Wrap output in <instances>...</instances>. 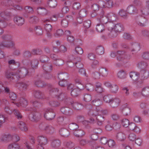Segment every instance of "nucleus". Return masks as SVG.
<instances>
[{
  "instance_id": "nucleus-1",
  "label": "nucleus",
  "mask_w": 149,
  "mask_h": 149,
  "mask_svg": "<svg viewBox=\"0 0 149 149\" xmlns=\"http://www.w3.org/2000/svg\"><path fill=\"white\" fill-rule=\"evenodd\" d=\"M37 93L35 91L33 93L31 101L32 104V112L29 115V118L31 121H36L37 118Z\"/></svg>"
},
{
  "instance_id": "nucleus-2",
  "label": "nucleus",
  "mask_w": 149,
  "mask_h": 149,
  "mask_svg": "<svg viewBox=\"0 0 149 149\" xmlns=\"http://www.w3.org/2000/svg\"><path fill=\"white\" fill-rule=\"evenodd\" d=\"M28 73L27 70L25 68H22L16 72V74L13 72H7L5 74V76L8 79L13 78V76L16 75L18 78H23L25 77Z\"/></svg>"
},
{
  "instance_id": "nucleus-3",
  "label": "nucleus",
  "mask_w": 149,
  "mask_h": 149,
  "mask_svg": "<svg viewBox=\"0 0 149 149\" xmlns=\"http://www.w3.org/2000/svg\"><path fill=\"white\" fill-rule=\"evenodd\" d=\"M39 115L40 119L42 116L44 114V117L47 120H50L54 119L55 116V114L52 109H47L46 111V112L44 114V112L42 113H40L39 112L38 113V115Z\"/></svg>"
},
{
  "instance_id": "nucleus-4",
  "label": "nucleus",
  "mask_w": 149,
  "mask_h": 149,
  "mask_svg": "<svg viewBox=\"0 0 149 149\" xmlns=\"http://www.w3.org/2000/svg\"><path fill=\"white\" fill-rule=\"evenodd\" d=\"M94 112L93 110H91L89 111L88 114L90 116L96 117L97 125L99 126H101L105 119V117L101 115V114H97V113H94Z\"/></svg>"
},
{
  "instance_id": "nucleus-5",
  "label": "nucleus",
  "mask_w": 149,
  "mask_h": 149,
  "mask_svg": "<svg viewBox=\"0 0 149 149\" xmlns=\"http://www.w3.org/2000/svg\"><path fill=\"white\" fill-rule=\"evenodd\" d=\"M5 91V93H8L10 99L12 100H15L17 98L16 95L13 92H10L9 88L7 87H4L3 84H0V93Z\"/></svg>"
},
{
  "instance_id": "nucleus-6",
  "label": "nucleus",
  "mask_w": 149,
  "mask_h": 149,
  "mask_svg": "<svg viewBox=\"0 0 149 149\" xmlns=\"http://www.w3.org/2000/svg\"><path fill=\"white\" fill-rule=\"evenodd\" d=\"M135 21L137 24L141 26H145L147 22L146 19L145 17L141 15L136 16L135 18Z\"/></svg>"
},
{
  "instance_id": "nucleus-7",
  "label": "nucleus",
  "mask_w": 149,
  "mask_h": 149,
  "mask_svg": "<svg viewBox=\"0 0 149 149\" xmlns=\"http://www.w3.org/2000/svg\"><path fill=\"white\" fill-rule=\"evenodd\" d=\"M127 56L124 51H118L116 53L117 60L120 63H123L124 61L127 59Z\"/></svg>"
},
{
  "instance_id": "nucleus-8",
  "label": "nucleus",
  "mask_w": 149,
  "mask_h": 149,
  "mask_svg": "<svg viewBox=\"0 0 149 149\" xmlns=\"http://www.w3.org/2000/svg\"><path fill=\"white\" fill-rule=\"evenodd\" d=\"M118 35L117 33L113 29L111 30L105 31L104 34L102 36L103 38H112L116 37Z\"/></svg>"
},
{
  "instance_id": "nucleus-9",
  "label": "nucleus",
  "mask_w": 149,
  "mask_h": 149,
  "mask_svg": "<svg viewBox=\"0 0 149 149\" xmlns=\"http://www.w3.org/2000/svg\"><path fill=\"white\" fill-rule=\"evenodd\" d=\"M12 103L15 104L18 107H26L28 104L27 100L25 99L22 98H20L19 100L17 102L15 101L12 102Z\"/></svg>"
},
{
  "instance_id": "nucleus-10",
  "label": "nucleus",
  "mask_w": 149,
  "mask_h": 149,
  "mask_svg": "<svg viewBox=\"0 0 149 149\" xmlns=\"http://www.w3.org/2000/svg\"><path fill=\"white\" fill-rule=\"evenodd\" d=\"M68 101L66 104L68 105H71L73 108L76 110H80L81 107V104L78 102H74L72 101V99L70 98H67L65 100V102Z\"/></svg>"
},
{
  "instance_id": "nucleus-11",
  "label": "nucleus",
  "mask_w": 149,
  "mask_h": 149,
  "mask_svg": "<svg viewBox=\"0 0 149 149\" xmlns=\"http://www.w3.org/2000/svg\"><path fill=\"white\" fill-rule=\"evenodd\" d=\"M68 75L66 73L62 72L58 74V78L60 80L58 81V84H64V83H67L68 82L65 79L67 78Z\"/></svg>"
},
{
  "instance_id": "nucleus-12",
  "label": "nucleus",
  "mask_w": 149,
  "mask_h": 149,
  "mask_svg": "<svg viewBox=\"0 0 149 149\" xmlns=\"http://www.w3.org/2000/svg\"><path fill=\"white\" fill-rule=\"evenodd\" d=\"M2 39L4 41L2 43V45L5 47H9L12 43L11 38L10 36L8 35H5L2 37Z\"/></svg>"
},
{
  "instance_id": "nucleus-13",
  "label": "nucleus",
  "mask_w": 149,
  "mask_h": 149,
  "mask_svg": "<svg viewBox=\"0 0 149 149\" xmlns=\"http://www.w3.org/2000/svg\"><path fill=\"white\" fill-rule=\"evenodd\" d=\"M60 110L61 113L68 116H71L73 113L72 110L67 107H64L61 108Z\"/></svg>"
},
{
  "instance_id": "nucleus-14",
  "label": "nucleus",
  "mask_w": 149,
  "mask_h": 149,
  "mask_svg": "<svg viewBox=\"0 0 149 149\" xmlns=\"http://www.w3.org/2000/svg\"><path fill=\"white\" fill-rule=\"evenodd\" d=\"M13 21L18 26H22L24 23V19L19 16H15L14 17Z\"/></svg>"
},
{
  "instance_id": "nucleus-15",
  "label": "nucleus",
  "mask_w": 149,
  "mask_h": 149,
  "mask_svg": "<svg viewBox=\"0 0 149 149\" xmlns=\"http://www.w3.org/2000/svg\"><path fill=\"white\" fill-rule=\"evenodd\" d=\"M131 52H135L137 53L140 49L139 44L137 43H133L128 48Z\"/></svg>"
},
{
  "instance_id": "nucleus-16",
  "label": "nucleus",
  "mask_w": 149,
  "mask_h": 149,
  "mask_svg": "<svg viewBox=\"0 0 149 149\" xmlns=\"http://www.w3.org/2000/svg\"><path fill=\"white\" fill-rule=\"evenodd\" d=\"M104 11L102 10L101 12L99 13V15L100 16L99 20L102 24H107L109 19L108 17H107V15L106 16H104Z\"/></svg>"
},
{
  "instance_id": "nucleus-17",
  "label": "nucleus",
  "mask_w": 149,
  "mask_h": 149,
  "mask_svg": "<svg viewBox=\"0 0 149 149\" xmlns=\"http://www.w3.org/2000/svg\"><path fill=\"white\" fill-rule=\"evenodd\" d=\"M121 110L122 113L124 116H127L130 112V109L125 105L121 107Z\"/></svg>"
},
{
  "instance_id": "nucleus-18",
  "label": "nucleus",
  "mask_w": 149,
  "mask_h": 149,
  "mask_svg": "<svg viewBox=\"0 0 149 149\" xmlns=\"http://www.w3.org/2000/svg\"><path fill=\"white\" fill-rule=\"evenodd\" d=\"M111 92L113 93H116L118 91V86L117 84H107Z\"/></svg>"
},
{
  "instance_id": "nucleus-19",
  "label": "nucleus",
  "mask_w": 149,
  "mask_h": 149,
  "mask_svg": "<svg viewBox=\"0 0 149 149\" xmlns=\"http://www.w3.org/2000/svg\"><path fill=\"white\" fill-rule=\"evenodd\" d=\"M47 3L48 7L53 8H55L57 5V2L56 0H48Z\"/></svg>"
},
{
  "instance_id": "nucleus-20",
  "label": "nucleus",
  "mask_w": 149,
  "mask_h": 149,
  "mask_svg": "<svg viewBox=\"0 0 149 149\" xmlns=\"http://www.w3.org/2000/svg\"><path fill=\"white\" fill-rule=\"evenodd\" d=\"M12 136L9 134L7 133L2 136L1 140L3 142L8 141L12 139Z\"/></svg>"
},
{
  "instance_id": "nucleus-21",
  "label": "nucleus",
  "mask_w": 149,
  "mask_h": 149,
  "mask_svg": "<svg viewBox=\"0 0 149 149\" xmlns=\"http://www.w3.org/2000/svg\"><path fill=\"white\" fill-rule=\"evenodd\" d=\"M45 145L47 143V139L46 138L42 136H38V143Z\"/></svg>"
},
{
  "instance_id": "nucleus-22",
  "label": "nucleus",
  "mask_w": 149,
  "mask_h": 149,
  "mask_svg": "<svg viewBox=\"0 0 149 149\" xmlns=\"http://www.w3.org/2000/svg\"><path fill=\"white\" fill-rule=\"evenodd\" d=\"M120 102V100L118 98H116L113 99L112 98L111 102L110 104L113 108L118 107Z\"/></svg>"
},
{
  "instance_id": "nucleus-23",
  "label": "nucleus",
  "mask_w": 149,
  "mask_h": 149,
  "mask_svg": "<svg viewBox=\"0 0 149 149\" xmlns=\"http://www.w3.org/2000/svg\"><path fill=\"white\" fill-rule=\"evenodd\" d=\"M74 135L77 137H81L85 134V132L81 129H79L75 130L73 132Z\"/></svg>"
},
{
  "instance_id": "nucleus-24",
  "label": "nucleus",
  "mask_w": 149,
  "mask_h": 149,
  "mask_svg": "<svg viewBox=\"0 0 149 149\" xmlns=\"http://www.w3.org/2000/svg\"><path fill=\"white\" fill-rule=\"evenodd\" d=\"M18 126L19 128L23 131L26 132L28 130V128L26 124L23 122H19Z\"/></svg>"
},
{
  "instance_id": "nucleus-25",
  "label": "nucleus",
  "mask_w": 149,
  "mask_h": 149,
  "mask_svg": "<svg viewBox=\"0 0 149 149\" xmlns=\"http://www.w3.org/2000/svg\"><path fill=\"white\" fill-rule=\"evenodd\" d=\"M127 11L128 13L132 14L137 13V10L134 6L131 5L128 7Z\"/></svg>"
},
{
  "instance_id": "nucleus-26",
  "label": "nucleus",
  "mask_w": 149,
  "mask_h": 149,
  "mask_svg": "<svg viewBox=\"0 0 149 149\" xmlns=\"http://www.w3.org/2000/svg\"><path fill=\"white\" fill-rule=\"evenodd\" d=\"M107 17L109 20L111 22H115L117 19L116 15L113 13H108L107 15Z\"/></svg>"
},
{
  "instance_id": "nucleus-27",
  "label": "nucleus",
  "mask_w": 149,
  "mask_h": 149,
  "mask_svg": "<svg viewBox=\"0 0 149 149\" xmlns=\"http://www.w3.org/2000/svg\"><path fill=\"white\" fill-rule=\"evenodd\" d=\"M44 70L48 73L52 70V65L50 63H47L45 64L42 66Z\"/></svg>"
},
{
  "instance_id": "nucleus-28",
  "label": "nucleus",
  "mask_w": 149,
  "mask_h": 149,
  "mask_svg": "<svg viewBox=\"0 0 149 149\" xmlns=\"http://www.w3.org/2000/svg\"><path fill=\"white\" fill-rule=\"evenodd\" d=\"M61 142L59 139H54L52 140L51 146L52 147L57 148L60 146Z\"/></svg>"
},
{
  "instance_id": "nucleus-29",
  "label": "nucleus",
  "mask_w": 149,
  "mask_h": 149,
  "mask_svg": "<svg viewBox=\"0 0 149 149\" xmlns=\"http://www.w3.org/2000/svg\"><path fill=\"white\" fill-rule=\"evenodd\" d=\"M130 76L134 81H136L139 79V74L137 72H131L130 73Z\"/></svg>"
},
{
  "instance_id": "nucleus-30",
  "label": "nucleus",
  "mask_w": 149,
  "mask_h": 149,
  "mask_svg": "<svg viewBox=\"0 0 149 149\" xmlns=\"http://www.w3.org/2000/svg\"><path fill=\"white\" fill-rule=\"evenodd\" d=\"M114 30L117 33L120 32L123 30V26L120 23L115 24Z\"/></svg>"
},
{
  "instance_id": "nucleus-31",
  "label": "nucleus",
  "mask_w": 149,
  "mask_h": 149,
  "mask_svg": "<svg viewBox=\"0 0 149 149\" xmlns=\"http://www.w3.org/2000/svg\"><path fill=\"white\" fill-rule=\"evenodd\" d=\"M59 132L60 134L64 137H67L70 135V132L68 130L64 128L61 129Z\"/></svg>"
},
{
  "instance_id": "nucleus-32",
  "label": "nucleus",
  "mask_w": 149,
  "mask_h": 149,
  "mask_svg": "<svg viewBox=\"0 0 149 149\" xmlns=\"http://www.w3.org/2000/svg\"><path fill=\"white\" fill-rule=\"evenodd\" d=\"M117 139L120 141H123L126 138L125 135L122 132L118 133L116 136Z\"/></svg>"
},
{
  "instance_id": "nucleus-33",
  "label": "nucleus",
  "mask_w": 149,
  "mask_h": 149,
  "mask_svg": "<svg viewBox=\"0 0 149 149\" xmlns=\"http://www.w3.org/2000/svg\"><path fill=\"white\" fill-rule=\"evenodd\" d=\"M47 13V11L45 8L43 7H38V14L45 15Z\"/></svg>"
},
{
  "instance_id": "nucleus-34",
  "label": "nucleus",
  "mask_w": 149,
  "mask_h": 149,
  "mask_svg": "<svg viewBox=\"0 0 149 149\" xmlns=\"http://www.w3.org/2000/svg\"><path fill=\"white\" fill-rule=\"evenodd\" d=\"M140 11L142 14L145 15H149V8L146 6V7H142L140 9Z\"/></svg>"
},
{
  "instance_id": "nucleus-35",
  "label": "nucleus",
  "mask_w": 149,
  "mask_h": 149,
  "mask_svg": "<svg viewBox=\"0 0 149 149\" xmlns=\"http://www.w3.org/2000/svg\"><path fill=\"white\" fill-rule=\"evenodd\" d=\"M147 65V64L146 62L141 61L138 63L137 66L141 70H144Z\"/></svg>"
},
{
  "instance_id": "nucleus-36",
  "label": "nucleus",
  "mask_w": 149,
  "mask_h": 149,
  "mask_svg": "<svg viewBox=\"0 0 149 149\" xmlns=\"http://www.w3.org/2000/svg\"><path fill=\"white\" fill-rule=\"evenodd\" d=\"M46 132L50 134H52L54 132V128L51 126H46L45 129Z\"/></svg>"
},
{
  "instance_id": "nucleus-37",
  "label": "nucleus",
  "mask_w": 149,
  "mask_h": 149,
  "mask_svg": "<svg viewBox=\"0 0 149 149\" xmlns=\"http://www.w3.org/2000/svg\"><path fill=\"white\" fill-rule=\"evenodd\" d=\"M99 71L100 74L103 77H106L108 74V70L105 68H101Z\"/></svg>"
},
{
  "instance_id": "nucleus-38",
  "label": "nucleus",
  "mask_w": 149,
  "mask_h": 149,
  "mask_svg": "<svg viewBox=\"0 0 149 149\" xmlns=\"http://www.w3.org/2000/svg\"><path fill=\"white\" fill-rule=\"evenodd\" d=\"M142 94L143 96L148 97L149 96V87L143 88L142 90Z\"/></svg>"
},
{
  "instance_id": "nucleus-39",
  "label": "nucleus",
  "mask_w": 149,
  "mask_h": 149,
  "mask_svg": "<svg viewBox=\"0 0 149 149\" xmlns=\"http://www.w3.org/2000/svg\"><path fill=\"white\" fill-rule=\"evenodd\" d=\"M96 52L97 54L102 55L104 53V48L101 46H99L96 47Z\"/></svg>"
},
{
  "instance_id": "nucleus-40",
  "label": "nucleus",
  "mask_w": 149,
  "mask_h": 149,
  "mask_svg": "<svg viewBox=\"0 0 149 149\" xmlns=\"http://www.w3.org/2000/svg\"><path fill=\"white\" fill-rule=\"evenodd\" d=\"M48 89L49 91L50 94L55 93V94L56 95V93H58V90L57 88H53L51 84H48Z\"/></svg>"
},
{
  "instance_id": "nucleus-41",
  "label": "nucleus",
  "mask_w": 149,
  "mask_h": 149,
  "mask_svg": "<svg viewBox=\"0 0 149 149\" xmlns=\"http://www.w3.org/2000/svg\"><path fill=\"white\" fill-rule=\"evenodd\" d=\"M80 91L79 89L77 88H74L72 91L71 94L72 96L74 97H77L80 94Z\"/></svg>"
},
{
  "instance_id": "nucleus-42",
  "label": "nucleus",
  "mask_w": 149,
  "mask_h": 149,
  "mask_svg": "<svg viewBox=\"0 0 149 149\" xmlns=\"http://www.w3.org/2000/svg\"><path fill=\"white\" fill-rule=\"evenodd\" d=\"M68 127L70 130L73 131L74 132L75 130H77L79 127V126L76 123H72L69 125Z\"/></svg>"
},
{
  "instance_id": "nucleus-43",
  "label": "nucleus",
  "mask_w": 149,
  "mask_h": 149,
  "mask_svg": "<svg viewBox=\"0 0 149 149\" xmlns=\"http://www.w3.org/2000/svg\"><path fill=\"white\" fill-rule=\"evenodd\" d=\"M104 101L106 103H110L113 98L110 95L108 94L104 95L103 97Z\"/></svg>"
},
{
  "instance_id": "nucleus-44",
  "label": "nucleus",
  "mask_w": 149,
  "mask_h": 149,
  "mask_svg": "<svg viewBox=\"0 0 149 149\" xmlns=\"http://www.w3.org/2000/svg\"><path fill=\"white\" fill-rule=\"evenodd\" d=\"M2 3L6 6H13V1L10 0H4L2 2Z\"/></svg>"
},
{
  "instance_id": "nucleus-45",
  "label": "nucleus",
  "mask_w": 149,
  "mask_h": 149,
  "mask_svg": "<svg viewBox=\"0 0 149 149\" xmlns=\"http://www.w3.org/2000/svg\"><path fill=\"white\" fill-rule=\"evenodd\" d=\"M115 24V22L110 21V22H108L107 24V26L108 30H113L114 28V26Z\"/></svg>"
},
{
  "instance_id": "nucleus-46",
  "label": "nucleus",
  "mask_w": 149,
  "mask_h": 149,
  "mask_svg": "<svg viewBox=\"0 0 149 149\" xmlns=\"http://www.w3.org/2000/svg\"><path fill=\"white\" fill-rule=\"evenodd\" d=\"M88 13V11L86 9H82L79 12V15L80 17L83 18L87 16Z\"/></svg>"
},
{
  "instance_id": "nucleus-47",
  "label": "nucleus",
  "mask_w": 149,
  "mask_h": 149,
  "mask_svg": "<svg viewBox=\"0 0 149 149\" xmlns=\"http://www.w3.org/2000/svg\"><path fill=\"white\" fill-rule=\"evenodd\" d=\"M141 73L143 74L141 77L143 79H146L149 76V72L148 71L141 70Z\"/></svg>"
},
{
  "instance_id": "nucleus-48",
  "label": "nucleus",
  "mask_w": 149,
  "mask_h": 149,
  "mask_svg": "<svg viewBox=\"0 0 149 149\" xmlns=\"http://www.w3.org/2000/svg\"><path fill=\"white\" fill-rule=\"evenodd\" d=\"M19 145L16 143L10 144L8 146V149H19Z\"/></svg>"
},
{
  "instance_id": "nucleus-49",
  "label": "nucleus",
  "mask_w": 149,
  "mask_h": 149,
  "mask_svg": "<svg viewBox=\"0 0 149 149\" xmlns=\"http://www.w3.org/2000/svg\"><path fill=\"white\" fill-rule=\"evenodd\" d=\"M126 74L125 72L123 70L120 71L118 73V76L121 79H123L125 77Z\"/></svg>"
},
{
  "instance_id": "nucleus-50",
  "label": "nucleus",
  "mask_w": 149,
  "mask_h": 149,
  "mask_svg": "<svg viewBox=\"0 0 149 149\" xmlns=\"http://www.w3.org/2000/svg\"><path fill=\"white\" fill-rule=\"evenodd\" d=\"M95 86V90L97 93H100L104 91V89L101 85L97 84Z\"/></svg>"
},
{
  "instance_id": "nucleus-51",
  "label": "nucleus",
  "mask_w": 149,
  "mask_h": 149,
  "mask_svg": "<svg viewBox=\"0 0 149 149\" xmlns=\"http://www.w3.org/2000/svg\"><path fill=\"white\" fill-rule=\"evenodd\" d=\"M96 29L98 32H101L104 30V26L102 24H97V25Z\"/></svg>"
},
{
  "instance_id": "nucleus-52",
  "label": "nucleus",
  "mask_w": 149,
  "mask_h": 149,
  "mask_svg": "<svg viewBox=\"0 0 149 149\" xmlns=\"http://www.w3.org/2000/svg\"><path fill=\"white\" fill-rule=\"evenodd\" d=\"M13 112L14 115L18 119H20L22 118V116L18 110L17 109H14L13 110Z\"/></svg>"
},
{
  "instance_id": "nucleus-53",
  "label": "nucleus",
  "mask_w": 149,
  "mask_h": 149,
  "mask_svg": "<svg viewBox=\"0 0 149 149\" xmlns=\"http://www.w3.org/2000/svg\"><path fill=\"white\" fill-rule=\"evenodd\" d=\"M92 103L93 105L96 106H100L102 104V102L99 99H95L93 100Z\"/></svg>"
},
{
  "instance_id": "nucleus-54",
  "label": "nucleus",
  "mask_w": 149,
  "mask_h": 149,
  "mask_svg": "<svg viewBox=\"0 0 149 149\" xmlns=\"http://www.w3.org/2000/svg\"><path fill=\"white\" fill-rule=\"evenodd\" d=\"M61 24L62 27H66L68 25V20L66 19H63L61 20Z\"/></svg>"
},
{
  "instance_id": "nucleus-55",
  "label": "nucleus",
  "mask_w": 149,
  "mask_h": 149,
  "mask_svg": "<svg viewBox=\"0 0 149 149\" xmlns=\"http://www.w3.org/2000/svg\"><path fill=\"white\" fill-rule=\"evenodd\" d=\"M129 124V121L127 119H124L122 120V124L125 127H127Z\"/></svg>"
},
{
  "instance_id": "nucleus-56",
  "label": "nucleus",
  "mask_w": 149,
  "mask_h": 149,
  "mask_svg": "<svg viewBox=\"0 0 149 149\" xmlns=\"http://www.w3.org/2000/svg\"><path fill=\"white\" fill-rule=\"evenodd\" d=\"M108 144L109 146L111 148H114L116 146L115 142L113 140L110 139L108 141Z\"/></svg>"
},
{
  "instance_id": "nucleus-57",
  "label": "nucleus",
  "mask_w": 149,
  "mask_h": 149,
  "mask_svg": "<svg viewBox=\"0 0 149 149\" xmlns=\"http://www.w3.org/2000/svg\"><path fill=\"white\" fill-rule=\"evenodd\" d=\"M64 144L67 148H71L74 146V144L71 141L65 142L64 143Z\"/></svg>"
},
{
  "instance_id": "nucleus-58",
  "label": "nucleus",
  "mask_w": 149,
  "mask_h": 149,
  "mask_svg": "<svg viewBox=\"0 0 149 149\" xmlns=\"http://www.w3.org/2000/svg\"><path fill=\"white\" fill-rule=\"evenodd\" d=\"M91 25V21L89 20H87L85 21L83 23V25L84 27L88 29L89 28Z\"/></svg>"
},
{
  "instance_id": "nucleus-59",
  "label": "nucleus",
  "mask_w": 149,
  "mask_h": 149,
  "mask_svg": "<svg viewBox=\"0 0 149 149\" xmlns=\"http://www.w3.org/2000/svg\"><path fill=\"white\" fill-rule=\"evenodd\" d=\"M84 100L86 102L90 101L92 99L91 95L88 94H86L84 95Z\"/></svg>"
},
{
  "instance_id": "nucleus-60",
  "label": "nucleus",
  "mask_w": 149,
  "mask_h": 149,
  "mask_svg": "<svg viewBox=\"0 0 149 149\" xmlns=\"http://www.w3.org/2000/svg\"><path fill=\"white\" fill-rule=\"evenodd\" d=\"M60 103L57 101H52L49 102V104L52 107H56L59 106Z\"/></svg>"
},
{
  "instance_id": "nucleus-61",
  "label": "nucleus",
  "mask_w": 149,
  "mask_h": 149,
  "mask_svg": "<svg viewBox=\"0 0 149 149\" xmlns=\"http://www.w3.org/2000/svg\"><path fill=\"white\" fill-rule=\"evenodd\" d=\"M72 7L74 10H78L81 8L80 4L79 2H74L73 4Z\"/></svg>"
},
{
  "instance_id": "nucleus-62",
  "label": "nucleus",
  "mask_w": 149,
  "mask_h": 149,
  "mask_svg": "<svg viewBox=\"0 0 149 149\" xmlns=\"http://www.w3.org/2000/svg\"><path fill=\"white\" fill-rule=\"evenodd\" d=\"M119 15L121 17L125 18L127 15V13L126 11L123 9L121 10L119 13Z\"/></svg>"
},
{
  "instance_id": "nucleus-63",
  "label": "nucleus",
  "mask_w": 149,
  "mask_h": 149,
  "mask_svg": "<svg viewBox=\"0 0 149 149\" xmlns=\"http://www.w3.org/2000/svg\"><path fill=\"white\" fill-rule=\"evenodd\" d=\"M64 33L62 29H58L56 30V32L55 34V36H61L63 35Z\"/></svg>"
},
{
  "instance_id": "nucleus-64",
  "label": "nucleus",
  "mask_w": 149,
  "mask_h": 149,
  "mask_svg": "<svg viewBox=\"0 0 149 149\" xmlns=\"http://www.w3.org/2000/svg\"><path fill=\"white\" fill-rule=\"evenodd\" d=\"M64 63L63 61L61 59H57L54 62V63L56 65L60 66L63 64Z\"/></svg>"
}]
</instances>
